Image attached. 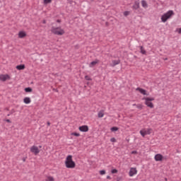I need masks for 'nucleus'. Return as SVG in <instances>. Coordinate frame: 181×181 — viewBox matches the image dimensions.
Instances as JSON below:
<instances>
[{
	"mask_svg": "<svg viewBox=\"0 0 181 181\" xmlns=\"http://www.w3.org/2000/svg\"><path fill=\"white\" fill-rule=\"evenodd\" d=\"M110 141L111 142H117V139H115V138H112V139H110Z\"/></svg>",
	"mask_w": 181,
	"mask_h": 181,
	"instance_id": "nucleus-31",
	"label": "nucleus"
},
{
	"mask_svg": "<svg viewBox=\"0 0 181 181\" xmlns=\"http://www.w3.org/2000/svg\"><path fill=\"white\" fill-rule=\"evenodd\" d=\"M143 100H145V104L149 108H153L154 105L151 101H155V98H144Z\"/></svg>",
	"mask_w": 181,
	"mask_h": 181,
	"instance_id": "nucleus-4",
	"label": "nucleus"
},
{
	"mask_svg": "<svg viewBox=\"0 0 181 181\" xmlns=\"http://www.w3.org/2000/svg\"><path fill=\"white\" fill-rule=\"evenodd\" d=\"M23 101L25 104H30V98H25Z\"/></svg>",
	"mask_w": 181,
	"mask_h": 181,
	"instance_id": "nucleus-20",
	"label": "nucleus"
},
{
	"mask_svg": "<svg viewBox=\"0 0 181 181\" xmlns=\"http://www.w3.org/2000/svg\"><path fill=\"white\" fill-rule=\"evenodd\" d=\"M52 0H43L44 5H47L48 4H52Z\"/></svg>",
	"mask_w": 181,
	"mask_h": 181,
	"instance_id": "nucleus-21",
	"label": "nucleus"
},
{
	"mask_svg": "<svg viewBox=\"0 0 181 181\" xmlns=\"http://www.w3.org/2000/svg\"><path fill=\"white\" fill-rule=\"evenodd\" d=\"M57 23H60L62 22V20L58 19V20H57Z\"/></svg>",
	"mask_w": 181,
	"mask_h": 181,
	"instance_id": "nucleus-34",
	"label": "nucleus"
},
{
	"mask_svg": "<svg viewBox=\"0 0 181 181\" xmlns=\"http://www.w3.org/2000/svg\"><path fill=\"white\" fill-rule=\"evenodd\" d=\"M107 179H108L109 180H110L111 177H110V175H107Z\"/></svg>",
	"mask_w": 181,
	"mask_h": 181,
	"instance_id": "nucleus-35",
	"label": "nucleus"
},
{
	"mask_svg": "<svg viewBox=\"0 0 181 181\" xmlns=\"http://www.w3.org/2000/svg\"><path fill=\"white\" fill-rule=\"evenodd\" d=\"M40 148H42V146H40Z\"/></svg>",
	"mask_w": 181,
	"mask_h": 181,
	"instance_id": "nucleus-45",
	"label": "nucleus"
},
{
	"mask_svg": "<svg viewBox=\"0 0 181 181\" xmlns=\"http://www.w3.org/2000/svg\"><path fill=\"white\" fill-rule=\"evenodd\" d=\"M42 23L45 25V24H46V20H43L42 21Z\"/></svg>",
	"mask_w": 181,
	"mask_h": 181,
	"instance_id": "nucleus-36",
	"label": "nucleus"
},
{
	"mask_svg": "<svg viewBox=\"0 0 181 181\" xmlns=\"http://www.w3.org/2000/svg\"><path fill=\"white\" fill-rule=\"evenodd\" d=\"M112 64H111L112 67H115V66H117V64H119V63H121V60L120 59L112 60Z\"/></svg>",
	"mask_w": 181,
	"mask_h": 181,
	"instance_id": "nucleus-13",
	"label": "nucleus"
},
{
	"mask_svg": "<svg viewBox=\"0 0 181 181\" xmlns=\"http://www.w3.org/2000/svg\"><path fill=\"white\" fill-rule=\"evenodd\" d=\"M132 153L133 155H136V154H138V151H132Z\"/></svg>",
	"mask_w": 181,
	"mask_h": 181,
	"instance_id": "nucleus-32",
	"label": "nucleus"
},
{
	"mask_svg": "<svg viewBox=\"0 0 181 181\" xmlns=\"http://www.w3.org/2000/svg\"><path fill=\"white\" fill-rule=\"evenodd\" d=\"M128 15H129V11H124V16H128Z\"/></svg>",
	"mask_w": 181,
	"mask_h": 181,
	"instance_id": "nucleus-29",
	"label": "nucleus"
},
{
	"mask_svg": "<svg viewBox=\"0 0 181 181\" xmlns=\"http://www.w3.org/2000/svg\"><path fill=\"white\" fill-rule=\"evenodd\" d=\"M100 175H105V170H100Z\"/></svg>",
	"mask_w": 181,
	"mask_h": 181,
	"instance_id": "nucleus-30",
	"label": "nucleus"
},
{
	"mask_svg": "<svg viewBox=\"0 0 181 181\" xmlns=\"http://www.w3.org/2000/svg\"><path fill=\"white\" fill-rule=\"evenodd\" d=\"M110 129H111V131H112V132H114V131H118V127H112Z\"/></svg>",
	"mask_w": 181,
	"mask_h": 181,
	"instance_id": "nucleus-27",
	"label": "nucleus"
},
{
	"mask_svg": "<svg viewBox=\"0 0 181 181\" xmlns=\"http://www.w3.org/2000/svg\"><path fill=\"white\" fill-rule=\"evenodd\" d=\"M141 5L143 8H148V3H146V1L145 0L141 1Z\"/></svg>",
	"mask_w": 181,
	"mask_h": 181,
	"instance_id": "nucleus-18",
	"label": "nucleus"
},
{
	"mask_svg": "<svg viewBox=\"0 0 181 181\" xmlns=\"http://www.w3.org/2000/svg\"><path fill=\"white\" fill-rule=\"evenodd\" d=\"M65 165L67 169H74V168H76V163L73 160L72 156L69 155L66 157Z\"/></svg>",
	"mask_w": 181,
	"mask_h": 181,
	"instance_id": "nucleus-1",
	"label": "nucleus"
},
{
	"mask_svg": "<svg viewBox=\"0 0 181 181\" xmlns=\"http://www.w3.org/2000/svg\"><path fill=\"white\" fill-rule=\"evenodd\" d=\"M136 90L139 91V93H141V94H143V95H148V94L146 93V90L143 88H136Z\"/></svg>",
	"mask_w": 181,
	"mask_h": 181,
	"instance_id": "nucleus-11",
	"label": "nucleus"
},
{
	"mask_svg": "<svg viewBox=\"0 0 181 181\" xmlns=\"http://www.w3.org/2000/svg\"><path fill=\"white\" fill-rule=\"evenodd\" d=\"M155 160H156V162H160L162 160H163V156H162V154H156L154 157Z\"/></svg>",
	"mask_w": 181,
	"mask_h": 181,
	"instance_id": "nucleus-8",
	"label": "nucleus"
},
{
	"mask_svg": "<svg viewBox=\"0 0 181 181\" xmlns=\"http://www.w3.org/2000/svg\"><path fill=\"white\" fill-rule=\"evenodd\" d=\"M79 131H81V132H88V126L87 125H83V126H81L78 128Z\"/></svg>",
	"mask_w": 181,
	"mask_h": 181,
	"instance_id": "nucleus-9",
	"label": "nucleus"
},
{
	"mask_svg": "<svg viewBox=\"0 0 181 181\" xmlns=\"http://www.w3.org/2000/svg\"><path fill=\"white\" fill-rule=\"evenodd\" d=\"M111 173H113V174H114V173H118V170H117V169H113V170H111Z\"/></svg>",
	"mask_w": 181,
	"mask_h": 181,
	"instance_id": "nucleus-28",
	"label": "nucleus"
},
{
	"mask_svg": "<svg viewBox=\"0 0 181 181\" xmlns=\"http://www.w3.org/2000/svg\"><path fill=\"white\" fill-rule=\"evenodd\" d=\"M178 33H181V28L178 29Z\"/></svg>",
	"mask_w": 181,
	"mask_h": 181,
	"instance_id": "nucleus-37",
	"label": "nucleus"
},
{
	"mask_svg": "<svg viewBox=\"0 0 181 181\" xmlns=\"http://www.w3.org/2000/svg\"><path fill=\"white\" fill-rule=\"evenodd\" d=\"M45 181H54V178L52 176H48Z\"/></svg>",
	"mask_w": 181,
	"mask_h": 181,
	"instance_id": "nucleus-22",
	"label": "nucleus"
},
{
	"mask_svg": "<svg viewBox=\"0 0 181 181\" xmlns=\"http://www.w3.org/2000/svg\"><path fill=\"white\" fill-rule=\"evenodd\" d=\"M137 170H136V168H132L129 170V176L132 177L134 176V175H136L137 173Z\"/></svg>",
	"mask_w": 181,
	"mask_h": 181,
	"instance_id": "nucleus-10",
	"label": "nucleus"
},
{
	"mask_svg": "<svg viewBox=\"0 0 181 181\" xmlns=\"http://www.w3.org/2000/svg\"><path fill=\"white\" fill-rule=\"evenodd\" d=\"M54 90V91H56V89H53Z\"/></svg>",
	"mask_w": 181,
	"mask_h": 181,
	"instance_id": "nucleus-44",
	"label": "nucleus"
},
{
	"mask_svg": "<svg viewBox=\"0 0 181 181\" xmlns=\"http://www.w3.org/2000/svg\"><path fill=\"white\" fill-rule=\"evenodd\" d=\"M85 80H87V81H91V80H93L91 78V77L88 76H85Z\"/></svg>",
	"mask_w": 181,
	"mask_h": 181,
	"instance_id": "nucleus-24",
	"label": "nucleus"
},
{
	"mask_svg": "<svg viewBox=\"0 0 181 181\" xmlns=\"http://www.w3.org/2000/svg\"><path fill=\"white\" fill-rule=\"evenodd\" d=\"M153 129L151 128H148L147 129H143L140 131V134L143 138H144L145 136L146 135H151V132H153Z\"/></svg>",
	"mask_w": 181,
	"mask_h": 181,
	"instance_id": "nucleus-5",
	"label": "nucleus"
},
{
	"mask_svg": "<svg viewBox=\"0 0 181 181\" xmlns=\"http://www.w3.org/2000/svg\"><path fill=\"white\" fill-rule=\"evenodd\" d=\"M17 70H25V65L21 64L16 66Z\"/></svg>",
	"mask_w": 181,
	"mask_h": 181,
	"instance_id": "nucleus-16",
	"label": "nucleus"
},
{
	"mask_svg": "<svg viewBox=\"0 0 181 181\" xmlns=\"http://www.w3.org/2000/svg\"><path fill=\"white\" fill-rule=\"evenodd\" d=\"M136 108H139V110H142V108H144V105L141 104L136 105Z\"/></svg>",
	"mask_w": 181,
	"mask_h": 181,
	"instance_id": "nucleus-25",
	"label": "nucleus"
},
{
	"mask_svg": "<svg viewBox=\"0 0 181 181\" xmlns=\"http://www.w3.org/2000/svg\"><path fill=\"white\" fill-rule=\"evenodd\" d=\"M52 33L57 35V36H63L66 33L64 30L62 29V27H52L51 29Z\"/></svg>",
	"mask_w": 181,
	"mask_h": 181,
	"instance_id": "nucleus-2",
	"label": "nucleus"
},
{
	"mask_svg": "<svg viewBox=\"0 0 181 181\" xmlns=\"http://www.w3.org/2000/svg\"><path fill=\"white\" fill-rule=\"evenodd\" d=\"M30 152H32V153H33L35 155H37V153H39V152H40V151L39 150V148H37V146H33L30 148Z\"/></svg>",
	"mask_w": 181,
	"mask_h": 181,
	"instance_id": "nucleus-6",
	"label": "nucleus"
},
{
	"mask_svg": "<svg viewBox=\"0 0 181 181\" xmlns=\"http://www.w3.org/2000/svg\"><path fill=\"white\" fill-rule=\"evenodd\" d=\"M140 52L141 54H146V51L144 49L143 46H140Z\"/></svg>",
	"mask_w": 181,
	"mask_h": 181,
	"instance_id": "nucleus-19",
	"label": "nucleus"
},
{
	"mask_svg": "<svg viewBox=\"0 0 181 181\" xmlns=\"http://www.w3.org/2000/svg\"><path fill=\"white\" fill-rule=\"evenodd\" d=\"M6 122H8V124H11V122H11V120L9 119H6Z\"/></svg>",
	"mask_w": 181,
	"mask_h": 181,
	"instance_id": "nucleus-33",
	"label": "nucleus"
},
{
	"mask_svg": "<svg viewBox=\"0 0 181 181\" xmlns=\"http://www.w3.org/2000/svg\"><path fill=\"white\" fill-rule=\"evenodd\" d=\"M11 113H10V114L7 115V117H9V115H11Z\"/></svg>",
	"mask_w": 181,
	"mask_h": 181,
	"instance_id": "nucleus-42",
	"label": "nucleus"
},
{
	"mask_svg": "<svg viewBox=\"0 0 181 181\" xmlns=\"http://www.w3.org/2000/svg\"><path fill=\"white\" fill-rule=\"evenodd\" d=\"M165 60H168V58H165Z\"/></svg>",
	"mask_w": 181,
	"mask_h": 181,
	"instance_id": "nucleus-43",
	"label": "nucleus"
},
{
	"mask_svg": "<svg viewBox=\"0 0 181 181\" xmlns=\"http://www.w3.org/2000/svg\"><path fill=\"white\" fill-rule=\"evenodd\" d=\"M173 15H175V13H173V11L172 10L168 11L167 13H164L161 16L162 22H164V23L166 22V21H168V19H170V18H172Z\"/></svg>",
	"mask_w": 181,
	"mask_h": 181,
	"instance_id": "nucleus-3",
	"label": "nucleus"
},
{
	"mask_svg": "<svg viewBox=\"0 0 181 181\" xmlns=\"http://www.w3.org/2000/svg\"><path fill=\"white\" fill-rule=\"evenodd\" d=\"M18 37H20V39H23V37H26V33H25V31H20L18 33Z\"/></svg>",
	"mask_w": 181,
	"mask_h": 181,
	"instance_id": "nucleus-12",
	"label": "nucleus"
},
{
	"mask_svg": "<svg viewBox=\"0 0 181 181\" xmlns=\"http://www.w3.org/2000/svg\"><path fill=\"white\" fill-rule=\"evenodd\" d=\"M6 80H11V76L8 74H1L0 75V81H6Z\"/></svg>",
	"mask_w": 181,
	"mask_h": 181,
	"instance_id": "nucleus-7",
	"label": "nucleus"
},
{
	"mask_svg": "<svg viewBox=\"0 0 181 181\" xmlns=\"http://www.w3.org/2000/svg\"><path fill=\"white\" fill-rule=\"evenodd\" d=\"M133 9H139V1H135L134 6H132Z\"/></svg>",
	"mask_w": 181,
	"mask_h": 181,
	"instance_id": "nucleus-15",
	"label": "nucleus"
},
{
	"mask_svg": "<svg viewBox=\"0 0 181 181\" xmlns=\"http://www.w3.org/2000/svg\"><path fill=\"white\" fill-rule=\"evenodd\" d=\"M98 63H100V60L96 59L95 60L90 62L89 66H90V67H94V66H95V64H98Z\"/></svg>",
	"mask_w": 181,
	"mask_h": 181,
	"instance_id": "nucleus-14",
	"label": "nucleus"
},
{
	"mask_svg": "<svg viewBox=\"0 0 181 181\" xmlns=\"http://www.w3.org/2000/svg\"><path fill=\"white\" fill-rule=\"evenodd\" d=\"M98 118H103L104 117V110H100L98 114Z\"/></svg>",
	"mask_w": 181,
	"mask_h": 181,
	"instance_id": "nucleus-17",
	"label": "nucleus"
},
{
	"mask_svg": "<svg viewBox=\"0 0 181 181\" xmlns=\"http://www.w3.org/2000/svg\"><path fill=\"white\" fill-rule=\"evenodd\" d=\"M47 124L48 125V127H50V122H47Z\"/></svg>",
	"mask_w": 181,
	"mask_h": 181,
	"instance_id": "nucleus-38",
	"label": "nucleus"
},
{
	"mask_svg": "<svg viewBox=\"0 0 181 181\" xmlns=\"http://www.w3.org/2000/svg\"><path fill=\"white\" fill-rule=\"evenodd\" d=\"M71 135H73L74 136H80V133L73 132Z\"/></svg>",
	"mask_w": 181,
	"mask_h": 181,
	"instance_id": "nucleus-26",
	"label": "nucleus"
},
{
	"mask_svg": "<svg viewBox=\"0 0 181 181\" xmlns=\"http://www.w3.org/2000/svg\"><path fill=\"white\" fill-rule=\"evenodd\" d=\"M23 160L24 162H26V158H23Z\"/></svg>",
	"mask_w": 181,
	"mask_h": 181,
	"instance_id": "nucleus-39",
	"label": "nucleus"
},
{
	"mask_svg": "<svg viewBox=\"0 0 181 181\" xmlns=\"http://www.w3.org/2000/svg\"><path fill=\"white\" fill-rule=\"evenodd\" d=\"M55 91H56L57 93H59V90H58L57 89H56Z\"/></svg>",
	"mask_w": 181,
	"mask_h": 181,
	"instance_id": "nucleus-41",
	"label": "nucleus"
},
{
	"mask_svg": "<svg viewBox=\"0 0 181 181\" xmlns=\"http://www.w3.org/2000/svg\"><path fill=\"white\" fill-rule=\"evenodd\" d=\"M6 111H9V107H6Z\"/></svg>",
	"mask_w": 181,
	"mask_h": 181,
	"instance_id": "nucleus-40",
	"label": "nucleus"
},
{
	"mask_svg": "<svg viewBox=\"0 0 181 181\" xmlns=\"http://www.w3.org/2000/svg\"><path fill=\"white\" fill-rule=\"evenodd\" d=\"M25 93H32V88H25Z\"/></svg>",
	"mask_w": 181,
	"mask_h": 181,
	"instance_id": "nucleus-23",
	"label": "nucleus"
}]
</instances>
